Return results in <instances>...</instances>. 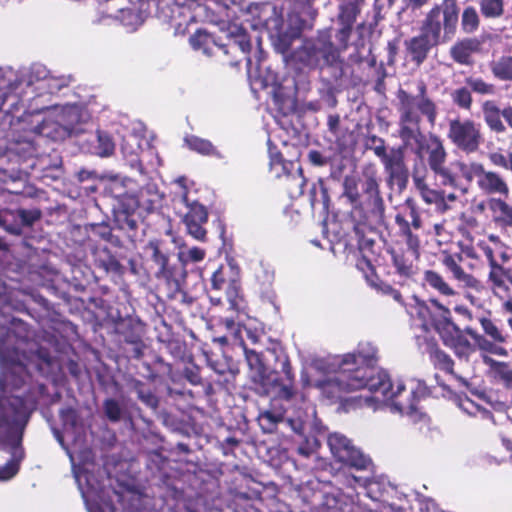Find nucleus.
<instances>
[{"instance_id":"f257e3e1","label":"nucleus","mask_w":512,"mask_h":512,"mask_svg":"<svg viewBox=\"0 0 512 512\" xmlns=\"http://www.w3.org/2000/svg\"><path fill=\"white\" fill-rule=\"evenodd\" d=\"M71 82L70 75H54L40 64L22 75L11 68L0 69V112L10 116L11 126L23 123L25 133L14 138L11 151L32 157L42 138L58 141L83 132L90 114L82 104L48 106L51 96Z\"/></svg>"},{"instance_id":"f03ea898","label":"nucleus","mask_w":512,"mask_h":512,"mask_svg":"<svg viewBox=\"0 0 512 512\" xmlns=\"http://www.w3.org/2000/svg\"><path fill=\"white\" fill-rule=\"evenodd\" d=\"M376 355L377 348L372 343L362 342L352 353L318 360L315 367L324 373V378L313 383L302 380L332 402L342 401L346 393L367 390L371 395H361L360 405L374 410L385 405L392 413L417 421L421 418L417 404L427 394L425 383L415 379L392 381L386 371L372 365Z\"/></svg>"},{"instance_id":"7ed1b4c3","label":"nucleus","mask_w":512,"mask_h":512,"mask_svg":"<svg viewBox=\"0 0 512 512\" xmlns=\"http://www.w3.org/2000/svg\"><path fill=\"white\" fill-rule=\"evenodd\" d=\"M7 286L0 280V302L6 301ZM9 337L8 329L0 325V337ZM5 341L0 338V481L12 479L19 471L24 451L20 445L38 397L45 391L43 384L32 380L31 369L42 370L33 359L18 350L7 354Z\"/></svg>"},{"instance_id":"20e7f679","label":"nucleus","mask_w":512,"mask_h":512,"mask_svg":"<svg viewBox=\"0 0 512 512\" xmlns=\"http://www.w3.org/2000/svg\"><path fill=\"white\" fill-rule=\"evenodd\" d=\"M399 99V137L402 146L391 148L381 158L384 170L388 175L387 182L391 188L403 191L408 182V169L404 162V151L409 150L421 156L424 135L420 130V114L427 118L431 126L437 119V106L427 96V88L423 82L418 84V94L411 95L404 90L398 93Z\"/></svg>"},{"instance_id":"39448f33","label":"nucleus","mask_w":512,"mask_h":512,"mask_svg":"<svg viewBox=\"0 0 512 512\" xmlns=\"http://www.w3.org/2000/svg\"><path fill=\"white\" fill-rule=\"evenodd\" d=\"M287 397L280 393H264L271 397L267 409L259 412L257 421L263 433H274L278 425L289 427L294 433L304 436L307 430H318L314 407L305 402L304 397L290 389Z\"/></svg>"},{"instance_id":"423d86ee","label":"nucleus","mask_w":512,"mask_h":512,"mask_svg":"<svg viewBox=\"0 0 512 512\" xmlns=\"http://www.w3.org/2000/svg\"><path fill=\"white\" fill-rule=\"evenodd\" d=\"M60 417L64 426V435L54 430V435L63 449L66 450L72 464L74 478L76 474L83 477V485L89 488V482L100 481L94 474V464L90 461L91 451L85 445V428L74 409H63Z\"/></svg>"},{"instance_id":"0eeeda50","label":"nucleus","mask_w":512,"mask_h":512,"mask_svg":"<svg viewBox=\"0 0 512 512\" xmlns=\"http://www.w3.org/2000/svg\"><path fill=\"white\" fill-rule=\"evenodd\" d=\"M296 63L309 69L334 66L340 62V50L334 46L328 33H320L316 38L306 39L292 55Z\"/></svg>"},{"instance_id":"6e6552de","label":"nucleus","mask_w":512,"mask_h":512,"mask_svg":"<svg viewBox=\"0 0 512 512\" xmlns=\"http://www.w3.org/2000/svg\"><path fill=\"white\" fill-rule=\"evenodd\" d=\"M446 150L441 140L434 136L430 139L428 146V164L430 169L440 179L444 186H451L462 194L467 193V186H463L460 178L468 162L460 160L452 161L446 165Z\"/></svg>"},{"instance_id":"1a4fd4ad","label":"nucleus","mask_w":512,"mask_h":512,"mask_svg":"<svg viewBox=\"0 0 512 512\" xmlns=\"http://www.w3.org/2000/svg\"><path fill=\"white\" fill-rule=\"evenodd\" d=\"M458 21L459 8L456 0H443L428 12L423 26L433 38L447 42L455 35Z\"/></svg>"},{"instance_id":"9d476101","label":"nucleus","mask_w":512,"mask_h":512,"mask_svg":"<svg viewBox=\"0 0 512 512\" xmlns=\"http://www.w3.org/2000/svg\"><path fill=\"white\" fill-rule=\"evenodd\" d=\"M245 358L250 369V377L257 384L260 393H280L282 397L289 395L286 384L279 382V376L274 371H269L263 363L262 356L255 350L243 346Z\"/></svg>"},{"instance_id":"9b49d317","label":"nucleus","mask_w":512,"mask_h":512,"mask_svg":"<svg viewBox=\"0 0 512 512\" xmlns=\"http://www.w3.org/2000/svg\"><path fill=\"white\" fill-rule=\"evenodd\" d=\"M409 314L413 319L419 321V325L425 331L434 328L440 333L451 320L450 310L435 299L424 302L414 298V304L410 305Z\"/></svg>"},{"instance_id":"f8f14e48","label":"nucleus","mask_w":512,"mask_h":512,"mask_svg":"<svg viewBox=\"0 0 512 512\" xmlns=\"http://www.w3.org/2000/svg\"><path fill=\"white\" fill-rule=\"evenodd\" d=\"M466 184L476 179L478 188L485 194L500 195L507 197L509 195V187L506 181L496 172L486 171L481 163L468 162L462 177Z\"/></svg>"},{"instance_id":"ddd939ff","label":"nucleus","mask_w":512,"mask_h":512,"mask_svg":"<svg viewBox=\"0 0 512 512\" xmlns=\"http://www.w3.org/2000/svg\"><path fill=\"white\" fill-rule=\"evenodd\" d=\"M328 446L334 458L356 470H370L371 459L357 449L346 436L332 433L328 437Z\"/></svg>"},{"instance_id":"4468645a","label":"nucleus","mask_w":512,"mask_h":512,"mask_svg":"<svg viewBox=\"0 0 512 512\" xmlns=\"http://www.w3.org/2000/svg\"><path fill=\"white\" fill-rule=\"evenodd\" d=\"M447 137L465 153L476 152L481 143L480 127L470 119L450 120Z\"/></svg>"},{"instance_id":"2eb2a0df","label":"nucleus","mask_w":512,"mask_h":512,"mask_svg":"<svg viewBox=\"0 0 512 512\" xmlns=\"http://www.w3.org/2000/svg\"><path fill=\"white\" fill-rule=\"evenodd\" d=\"M439 334L445 345L451 348L460 360L469 361L478 348V344L467 333L466 328L460 330L452 320L449 321Z\"/></svg>"},{"instance_id":"dca6fc26","label":"nucleus","mask_w":512,"mask_h":512,"mask_svg":"<svg viewBox=\"0 0 512 512\" xmlns=\"http://www.w3.org/2000/svg\"><path fill=\"white\" fill-rule=\"evenodd\" d=\"M162 195L155 184L149 183L141 189L136 188L134 196L125 204V216L136 212L140 216L150 213L160 207Z\"/></svg>"},{"instance_id":"f3484780","label":"nucleus","mask_w":512,"mask_h":512,"mask_svg":"<svg viewBox=\"0 0 512 512\" xmlns=\"http://www.w3.org/2000/svg\"><path fill=\"white\" fill-rule=\"evenodd\" d=\"M76 483L81 492L88 512H116L114 506L105 498V491L100 481L89 482V488L83 485V477L76 474Z\"/></svg>"},{"instance_id":"a211bd4d","label":"nucleus","mask_w":512,"mask_h":512,"mask_svg":"<svg viewBox=\"0 0 512 512\" xmlns=\"http://www.w3.org/2000/svg\"><path fill=\"white\" fill-rule=\"evenodd\" d=\"M173 184L175 185V190L173 192V201L175 205H184L187 209V212L184 214L183 219L190 218L198 222H207L208 213L206 208L197 201H191L189 199L186 187V178L179 177L174 180Z\"/></svg>"},{"instance_id":"6ab92c4d","label":"nucleus","mask_w":512,"mask_h":512,"mask_svg":"<svg viewBox=\"0 0 512 512\" xmlns=\"http://www.w3.org/2000/svg\"><path fill=\"white\" fill-rule=\"evenodd\" d=\"M461 261L462 256L459 254H446L442 259V264L451 275V278L458 283L459 287L479 291L482 288L481 282L472 274L464 271L461 266Z\"/></svg>"},{"instance_id":"aec40b11","label":"nucleus","mask_w":512,"mask_h":512,"mask_svg":"<svg viewBox=\"0 0 512 512\" xmlns=\"http://www.w3.org/2000/svg\"><path fill=\"white\" fill-rule=\"evenodd\" d=\"M137 183L130 178H114L107 185L106 190L115 199L114 210L125 215V204L134 196Z\"/></svg>"},{"instance_id":"412c9836","label":"nucleus","mask_w":512,"mask_h":512,"mask_svg":"<svg viewBox=\"0 0 512 512\" xmlns=\"http://www.w3.org/2000/svg\"><path fill=\"white\" fill-rule=\"evenodd\" d=\"M438 38H433L422 25L421 33L405 41V47L412 61L420 65L427 57L429 50L440 43Z\"/></svg>"},{"instance_id":"4be33fe9","label":"nucleus","mask_w":512,"mask_h":512,"mask_svg":"<svg viewBox=\"0 0 512 512\" xmlns=\"http://www.w3.org/2000/svg\"><path fill=\"white\" fill-rule=\"evenodd\" d=\"M487 207L491 212L493 221L501 226H512V207L500 198L487 200Z\"/></svg>"},{"instance_id":"5701e85b","label":"nucleus","mask_w":512,"mask_h":512,"mask_svg":"<svg viewBox=\"0 0 512 512\" xmlns=\"http://www.w3.org/2000/svg\"><path fill=\"white\" fill-rule=\"evenodd\" d=\"M482 112L486 125L489 129L496 134H503L506 132V126L502 121V110L498 105L491 100H487L482 104Z\"/></svg>"},{"instance_id":"b1692460","label":"nucleus","mask_w":512,"mask_h":512,"mask_svg":"<svg viewBox=\"0 0 512 512\" xmlns=\"http://www.w3.org/2000/svg\"><path fill=\"white\" fill-rule=\"evenodd\" d=\"M479 46L480 42L477 39H464L451 47L450 55L459 64H469L472 54L479 49Z\"/></svg>"},{"instance_id":"393cba45","label":"nucleus","mask_w":512,"mask_h":512,"mask_svg":"<svg viewBox=\"0 0 512 512\" xmlns=\"http://www.w3.org/2000/svg\"><path fill=\"white\" fill-rule=\"evenodd\" d=\"M268 151L270 157V171L274 176L277 178L285 176L287 178L291 175L292 170H295L297 165L293 162L285 161L281 154L272 147L270 140H268Z\"/></svg>"},{"instance_id":"a878e982","label":"nucleus","mask_w":512,"mask_h":512,"mask_svg":"<svg viewBox=\"0 0 512 512\" xmlns=\"http://www.w3.org/2000/svg\"><path fill=\"white\" fill-rule=\"evenodd\" d=\"M189 42L194 50L201 51L207 56L213 54L214 47L222 48L211 34L202 29L197 30L191 35Z\"/></svg>"},{"instance_id":"bb28decb","label":"nucleus","mask_w":512,"mask_h":512,"mask_svg":"<svg viewBox=\"0 0 512 512\" xmlns=\"http://www.w3.org/2000/svg\"><path fill=\"white\" fill-rule=\"evenodd\" d=\"M467 255L476 259H482L484 257L488 261L489 265H494L497 262V255L503 257L504 253L503 251L492 247L489 242L480 240L475 244V246L467 251Z\"/></svg>"},{"instance_id":"cd10ccee","label":"nucleus","mask_w":512,"mask_h":512,"mask_svg":"<svg viewBox=\"0 0 512 512\" xmlns=\"http://www.w3.org/2000/svg\"><path fill=\"white\" fill-rule=\"evenodd\" d=\"M185 144L187 147L201 155L214 156L218 159H222L223 155L213 146V144L206 139L197 137L195 135L186 136Z\"/></svg>"},{"instance_id":"c85d7f7f","label":"nucleus","mask_w":512,"mask_h":512,"mask_svg":"<svg viewBox=\"0 0 512 512\" xmlns=\"http://www.w3.org/2000/svg\"><path fill=\"white\" fill-rule=\"evenodd\" d=\"M424 282L431 289L443 296L451 297L456 295L455 290L448 284L444 277L436 271L427 270L424 273Z\"/></svg>"},{"instance_id":"c756f323","label":"nucleus","mask_w":512,"mask_h":512,"mask_svg":"<svg viewBox=\"0 0 512 512\" xmlns=\"http://www.w3.org/2000/svg\"><path fill=\"white\" fill-rule=\"evenodd\" d=\"M122 512H151L150 499L142 494L129 492L122 498Z\"/></svg>"},{"instance_id":"7c9ffc66","label":"nucleus","mask_w":512,"mask_h":512,"mask_svg":"<svg viewBox=\"0 0 512 512\" xmlns=\"http://www.w3.org/2000/svg\"><path fill=\"white\" fill-rule=\"evenodd\" d=\"M483 361L490 367L494 377L500 380L507 389L512 390V368L507 363L495 361L488 356H483Z\"/></svg>"},{"instance_id":"2f4dec72","label":"nucleus","mask_w":512,"mask_h":512,"mask_svg":"<svg viewBox=\"0 0 512 512\" xmlns=\"http://www.w3.org/2000/svg\"><path fill=\"white\" fill-rule=\"evenodd\" d=\"M483 361L490 367L494 377L500 380L507 389L512 390V368L507 363L495 361L488 356H483Z\"/></svg>"},{"instance_id":"473e14b6","label":"nucleus","mask_w":512,"mask_h":512,"mask_svg":"<svg viewBox=\"0 0 512 512\" xmlns=\"http://www.w3.org/2000/svg\"><path fill=\"white\" fill-rule=\"evenodd\" d=\"M483 361L490 367L494 377L500 380L507 389L512 390V368L507 363L495 361L488 356H483Z\"/></svg>"},{"instance_id":"72a5a7b5","label":"nucleus","mask_w":512,"mask_h":512,"mask_svg":"<svg viewBox=\"0 0 512 512\" xmlns=\"http://www.w3.org/2000/svg\"><path fill=\"white\" fill-rule=\"evenodd\" d=\"M483 361L490 367L494 377L500 380L507 389L512 390V368L507 363L495 361L488 356H483Z\"/></svg>"},{"instance_id":"f704fd0d","label":"nucleus","mask_w":512,"mask_h":512,"mask_svg":"<svg viewBox=\"0 0 512 512\" xmlns=\"http://www.w3.org/2000/svg\"><path fill=\"white\" fill-rule=\"evenodd\" d=\"M142 136L136 132L124 135L120 144V150L124 157H130L131 164L137 161L138 152L141 149Z\"/></svg>"},{"instance_id":"c9c22d12","label":"nucleus","mask_w":512,"mask_h":512,"mask_svg":"<svg viewBox=\"0 0 512 512\" xmlns=\"http://www.w3.org/2000/svg\"><path fill=\"white\" fill-rule=\"evenodd\" d=\"M103 413L113 423L129 419L130 416L123 405L114 398H107L103 402Z\"/></svg>"},{"instance_id":"e433bc0d","label":"nucleus","mask_w":512,"mask_h":512,"mask_svg":"<svg viewBox=\"0 0 512 512\" xmlns=\"http://www.w3.org/2000/svg\"><path fill=\"white\" fill-rule=\"evenodd\" d=\"M395 222L399 226L401 233L406 238V244L409 250L413 253V255L418 256V251L420 247V240L417 235L413 234L409 220L403 214L398 213L395 216Z\"/></svg>"},{"instance_id":"4c0bfd02","label":"nucleus","mask_w":512,"mask_h":512,"mask_svg":"<svg viewBox=\"0 0 512 512\" xmlns=\"http://www.w3.org/2000/svg\"><path fill=\"white\" fill-rule=\"evenodd\" d=\"M467 333L471 337H473L478 344V348L481 351L489 352L494 355L506 357L507 356V350L495 343L490 342L487 340L484 336L478 334L476 331H474L472 328H466Z\"/></svg>"},{"instance_id":"58836bf2","label":"nucleus","mask_w":512,"mask_h":512,"mask_svg":"<svg viewBox=\"0 0 512 512\" xmlns=\"http://www.w3.org/2000/svg\"><path fill=\"white\" fill-rule=\"evenodd\" d=\"M273 103L283 115H287L295 109V100L293 96L286 94L281 87L274 89Z\"/></svg>"},{"instance_id":"ea45409f","label":"nucleus","mask_w":512,"mask_h":512,"mask_svg":"<svg viewBox=\"0 0 512 512\" xmlns=\"http://www.w3.org/2000/svg\"><path fill=\"white\" fill-rule=\"evenodd\" d=\"M491 70L494 76L503 81L512 80V57L502 56L498 60L493 61Z\"/></svg>"},{"instance_id":"a19ab883","label":"nucleus","mask_w":512,"mask_h":512,"mask_svg":"<svg viewBox=\"0 0 512 512\" xmlns=\"http://www.w3.org/2000/svg\"><path fill=\"white\" fill-rule=\"evenodd\" d=\"M305 179L302 175L300 166L297 165L294 173L287 177V189L291 197H298L303 194Z\"/></svg>"},{"instance_id":"79ce46f5","label":"nucleus","mask_w":512,"mask_h":512,"mask_svg":"<svg viewBox=\"0 0 512 512\" xmlns=\"http://www.w3.org/2000/svg\"><path fill=\"white\" fill-rule=\"evenodd\" d=\"M119 10L121 11V15L111 13V17L120 19L123 25L129 30L133 31L143 23V18L138 12L123 7L119 8Z\"/></svg>"},{"instance_id":"37998d69","label":"nucleus","mask_w":512,"mask_h":512,"mask_svg":"<svg viewBox=\"0 0 512 512\" xmlns=\"http://www.w3.org/2000/svg\"><path fill=\"white\" fill-rule=\"evenodd\" d=\"M479 26V16L476 9L468 6L464 9L461 18V27L465 33H473Z\"/></svg>"},{"instance_id":"c03bdc74","label":"nucleus","mask_w":512,"mask_h":512,"mask_svg":"<svg viewBox=\"0 0 512 512\" xmlns=\"http://www.w3.org/2000/svg\"><path fill=\"white\" fill-rule=\"evenodd\" d=\"M481 13L487 18H498L504 11L503 0H480Z\"/></svg>"},{"instance_id":"a18cd8bd","label":"nucleus","mask_w":512,"mask_h":512,"mask_svg":"<svg viewBox=\"0 0 512 512\" xmlns=\"http://www.w3.org/2000/svg\"><path fill=\"white\" fill-rule=\"evenodd\" d=\"M96 138L98 146L96 147L95 153L101 157L110 156L115 149V144L111 137L105 132L98 131Z\"/></svg>"},{"instance_id":"49530a36","label":"nucleus","mask_w":512,"mask_h":512,"mask_svg":"<svg viewBox=\"0 0 512 512\" xmlns=\"http://www.w3.org/2000/svg\"><path fill=\"white\" fill-rule=\"evenodd\" d=\"M392 260H393V265H394V267L396 269V272L401 277L408 278V277H411L414 274V272H415L414 271V266L403 255L397 254V253H393L392 254Z\"/></svg>"},{"instance_id":"de8ad7c7","label":"nucleus","mask_w":512,"mask_h":512,"mask_svg":"<svg viewBox=\"0 0 512 512\" xmlns=\"http://www.w3.org/2000/svg\"><path fill=\"white\" fill-rule=\"evenodd\" d=\"M451 99L458 107L469 110L472 104V97L470 90L466 87H461L451 92Z\"/></svg>"},{"instance_id":"09e8293b","label":"nucleus","mask_w":512,"mask_h":512,"mask_svg":"<svg viewBox=\"0 0 512 512\" xmlns=\"http://www.w3.org/2000/svg\"><path fill=\"white\" fill-rule=\"evenodd\" d=\"M343 196L353 205L357 204L360 198L357 181L353 176H346L343 181Z\"/></svg>"},{"instance_id":"8fccbe9b","label":"nucleus","mask_w":512,"mask_h":512,"mask_svg":"<svg viewBox=\"0 0 512 512\" xmlns=\"http://www.w3.org/2000/svg\"><path fill=\"white\" fill-rule=\"evenodd\" d=\"M363 189L364 193L367 194L369 199H371L374 203L381 201L379 185L374 173L365 175Z\"/></svg>"},{"instance_id":"3c124183","label":"nucleus","mask_w":512,"mask_h":512,"mask_svg":"<svg viewBox=\"0 0 512 512\" xmlns=\"http://www.w3.org/2000/svg\"><path fill=\"white\" fill-rule=\"evenodd\" d=\"M431 359L437 368L445 372L452 373L453 360L448 354L437 349L431 353Z\"/></svg>"},{"instance_id":"603ef678","label":"nucleus","mask_w":512,"mask_h":512,"mask_svg":"<svg viewBox=\"0 0 512 512\" xmlns=\"http://www.w3.org/2000/svg\"><path fill=\"white\" fill-rule=\"evenodd\" d=\"M218 325L223 327L227 333L233 337L236 341H239L243 344V339L241 337V325L236 322L232 317L220 318Z\"/></svg>"},{"instance_id":"864d4df0","label":"nucleus","mask_w":512,"mask_h":512,"mask_svg":"<svg viewBox=\"0 0 512 512\" xmlns=\"http://www.w3.org/2000/svg\"><path fill=\"white\" fill-rule=\"evenodd\" d=\"M479 321L485 334L490 336L494 341L498 343H503L506 341V337L490 319L482 317L479 319Z\"/></svg>"},{"instance_id":"5fc2aeb1","label":"nucleus","mask_w":512,"mask_h":512,"mask_svg":"<svg viewBox=\"0 0 512 512\" xmlns=\"http://www.w3.org/2000/svg\"><path fill=\"white\" fill-rule=\"evenodd\" d=\"M135 390L138 398L148 407L152 409H156L158 407V399L157 397L148 389H145L143 384L137 382L135 385Z\"/></svg>"},{"instance_id":"6e6d98bb","label":"nucleus","mask_w":512,"mask_h":512,"mask_svg":"<svg viewBox=\"0 0 512 512\" xmlns=\"http://www.w3.org/2000/svg\"><path fill=\"white\" fill-rule=\"evenodd\" d=\"M186 226L187 232L194 239L203 241L206 237V230L203 228V224L206 222H198L192 219H183Z\"/></svg>"},{"instance_id":"4d7b16f0","label":"nucleus","mask_w":512,"mask_h":512,"mask_svg":"<svg viewBox=\"0 0 512 512\" xmlns=\"http://www.w3.org/2000/svg\"><path fill=\"white\" fill-rule=\"evenodd\" d=\"M228 302L230 304V309L238 311L240 309V298H239V285L235 280H231L228 283V286L224 289Z\"/></svg>"},{"instance_id":"13d9d810","label":"nucleus","mask_w":512,"mask_h":512,"mask_svg":"<svg viewBox=\"0 0 512 512\" xmlns=\"http://www.w3.org/2000/svg\"><path fill=\"white\" fill-rule=\"evenodd\" d=\"M470 88L476 93L483 95H493L495 93V87L493 84L487 83L479 78H471L467 80Z\"/></svg>"},{"instance_id":"bf43d9fd","label":"nucleus","mask_w":512,"mask_h":512,"mask_svg":"<svg viewBox=\"0 0 512 512\" xmlns=\"http://www.w3.org/2000/svg\"><path fill=\"white\" fill-rule=\"evenodd\" d=\"M153 261L159 266L158 277L162 276L165 279H169L170 273L167 269L168 257L156 246L153 248Z\"/></svg>"},{"instance_id":"052dcab7","label":"nucleus","mask_w":512,"mask_h":512,"mask_svg":"<svg viewBox=\"0 0 512 512\" xmlns=\"http://www.w3.org/2000/svg\"><path fill=\"white\" fill-rule=\"evenodd\" d=\"M228 270L219 267L212 275L211 284L214 290H224L231 280L227 279Z\"/></svg>"},{"instance_id":"680f3d73","label":"nucleus","mask_w":512,"mask_h":512,"mask_svg":"<svg viewBox=\"0 0 512 512\" xmlns=\"http://www.w3.org/2000/svg\"><path fill=\"white\" fill-rule=\"evenodd\" d=\"M367 148L372 150L379 159L383 158L388 153L384 139L376 135H372L368 138Z\"/></svg>"},{"instance_id":"e2e57ef3","label":"nucleus","mask_w":512,"mask_h":512,"mask_svg":"<svg viewBox=\"0 0 512 512\" xmlns=\"http://www.w3.org/2000/svg\"><path fill=\"white\" fill-rule=\"evenodd\" d=\"M420 195L426 204H435L441 207V203H444V192L442 191H437L429 187L428 189H424Z\"/></svg>"},{"instance_id":"0e129e2a","label":"nucleus","mask_w":512,"mask_h":512,"mask_svg":"<svg viewBox=\"0 0 512 512\" xmlns=\"http://www.w3.org/2000/svg\"><path fill=\"white\" fill-rule=\"evenodd\" d=\"M355 18H356L355 9L352 5L341 6L340 13L338 15V19L342 26L353 27Z\"/></svg>"},{"instance_id":"69168bd1","label":"nucleus","mask_w":512,"mask_h":512,"mask_svg":"<svg viewBox=\"0 0 512 512\" xmlns=\"http://www.w3.org/2000/svg\"><path fill=\"white\" fill-rule=\"evenodd\" d=\"M319 443L315 437H305L304 441L298 446L297 451L303 457H310L318 448Z\"/></svg>"},{"instance_id":"338daca9","label":"nucleus","mask_w":512,"mask_h":512,"mask_svg":"<svg viewBox=\"0 0 512 512\" xmlns=\"http://www.w3.org/2000/svg\"><path fill=\"white\" fill-rule=\"evenodd\" d=\"M205 250L199 247H192L187 249L186 251L180 252V259L186 262H200L205 257Z\"/></svg>"},{"instance_id":"774afa93","label":"nucleus","mask_w":512,"mask_h":512,"mask_svg":"<svg viewBox=\"0 0 512 512\" xmlns=\"http://www.w3.org/2000/svg\"><path fill=\"white\" fill-rule=\"evenodd\" d=\"M491 270L489 273L490 281L497 287H501L504 284L505 273L503 268L496 262L494 265H490Z\"/></svg>"}]
</instances>
